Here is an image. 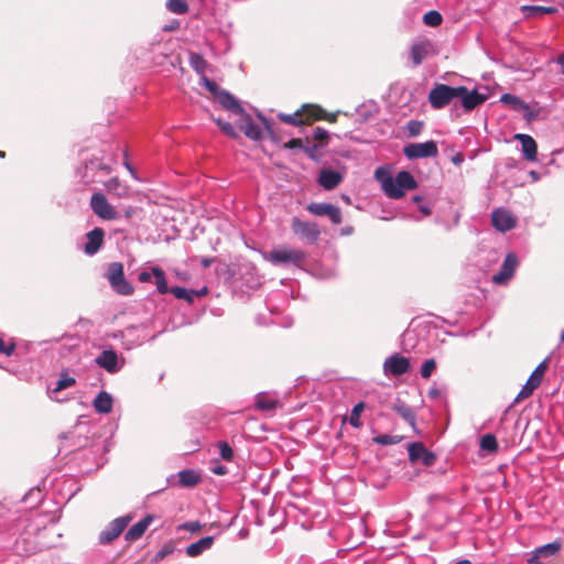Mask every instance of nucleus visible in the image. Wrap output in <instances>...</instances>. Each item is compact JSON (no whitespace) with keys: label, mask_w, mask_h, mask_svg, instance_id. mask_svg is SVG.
Instances as JSON below:
<instances>
[{"label":"nucleus","mask_w":564,"mask_h":564,"mask_svg":"<svg viewBox=\"0 0 564 564\" xmlns=\"http://www.w3.org/2000/svg\"><path fill=\"white\" fill-rule=\"evenodd\" d=\"M178 25H180L178 22L176 20H174L172 23L164 25L163 30L164 31H173V30L177 29Z\"/></svg>","instance_id":"680f3d73"},{"label":"nucleus","mask_w":564,"mask_h":564,"mask_svg":"<svg viewBox=\"0 0 564 564\" xmlns=\"http://www.w3.org/2000/svg\"><path fill=\"white\" fill-rule=\"evenodd\" d=\"M170 293H172L176 299L184 300L187 303H193L195 299H197L196 290L183 286H172Z\"/></svg>","instance_id":"2f4dec72"},{"label":"nucleus","mask_w":564,"mask_h":564,"mask_svg":"<svg viewBox=\"0 0 564 564\" xmlns=\"http://www.w3.org/2000/svg\"><path fill=\"white\" fill-rule=\"evenodd\" d=\"M492 226L500 232H506L516 226V219L506 209L498 208L491 215Z\"/></svg>","instance_id":"6ab92c4d"},{"label":"nucleus","mask_w":564,"mask_h":564,"mask_svg":"<svg viewBox=\"0 0 564 564\" xmlns=\"http://www.w3.org/2000/svg\"><path fill=\"white\" fill-rule=\"evenodd\" d=\"M434 54H436V50L431 40H419L411 45L410 57L413 66L421 65L424 59Z\"/></svg>","instance_id":"ddd939ff"},{"label":"nucleus","mask_w":564,"mask_h":564,"mask_svg":"<svg viewBox=\"0 0 564 564\" xmlns=\"http://www.w3.org/2000/svg\"><path fill=\"white\" fill-rule=\"evenodd\" d=\"M200 84L216 97L224 109H235L240 111V101L229 91L220 88L215 82L210 80L205 75H202Z\"/></svg>","instance_id":"39448f33"},{"label":"nucleus","mask_w":564,"mask_h":564,"mask_svg":"<svg viewBox=\"0 0 564 564\" xmlns=\"http://www.w3.org/2000/svg\"><path fill=\"white\" fill-rule=\"evenodd\" d=\"M264 259L273 265L293 264L300 267L305 261L306 253L301 249L281 247L265 253Z\"/></svg>","instance_id":"f03ea898"},{"label":"nucleus","mask_w":564,"mask_h":564,"mask_svg":"<svg viewBox=\"0 0 564 564\" xmlns=\"http://www.w3.org/2000/svg\"><path fill=\"white\" fill-rule=\"evenodd\" d=\"M112 403H113V399H112L111 394L106 391H100L96 395V398L93 402V405L97 413L108 414L112 410Z\"/></svg>","instance_id":"c85d7f7f"},{"label":"nucleus","mask_w":564,"mask_h":564,"mask_svg":"<svg viewBox=\"0 0 564 564\" xmlns=\"http://www.w3.org/2000/svg\"><path fill=\"white\" fill-rule=\"evenodd\" d=\"M276 398L267 392H260L256 397V406L261 411H272L278 406Z\"/></svg>","instance_id":"c756f323"},{"label":"nucleus","mask_w":564,"mask_h":564,"mask_svg":"<svg viewBox=\"0 0 564 564\" xmlns=\"http://www.w3.org/2000/svg\"><path fill=\"white\" fill-rule=\"evenodd\" d=\"M87 170H101L105 173H110L111 169L108 164L100 162L98 159L90 160L88 164H86Z\"/></svg>","instance_id":"09e8293b"},{"label":"nucleus","mask_w":564,"mask_h":564,"mask_svg":"<svg viewBox=\"0 0 564 564\" xmlns=\"http://www.w3.org/2000/svg\"><path fill=\"white\" fill-rule=\"evenodd\" d=\"M328 132L321 127L315 128L314 130V139L321 142H327L328 141Z\"/></svg>","instance_id":"864d4df0"},{"label":"nucleus","mask_w":564,"mask_h":564,"mask_svg":"<svg viewBox=\"0 0 564 564\" xmlns=\"http://www.w3.org/2000/svg\"><path fill=\"white\" fill-rule=\"evenodd\" d=\"M283 148L284 149H290V150H293V149H303V141L302 139H291L289 140L288 142H285L283 144Z\"/></svg>","instance_id":"5fc2aeb1"},{"label":"nucleus","mask_w":564,"mask_h":564,"mask_svg":"<svg viewBox=\"0 0 564 564\" xmlns=\"http://www.w3.org/2000/svg\"><path fill=\"white\" fill-rule=\"evenodd\" d=\"M154 517L151 514L145 516L143 519L134 523L124 534L126 541L133 542L139 540L152 523Z\"/></svg>","instance_id":"b1692460"},{"label":"nucleus","mask_w":564,"mask_h":564,"mask_svg":"<svg viewBox=\"0 0 564 564\" xmlns=\"http://www.w3.org/2000/svg\"><path fill=\"white\" fill-rule=\"evenodd\" d=\"M561 549V544L558 542H552L544 544L542 546L536 547L533 550L529 557L527 558V562L529 564H540L541 557H551L554 556Z\"/></svg>","instance_id":"4be33fe9"},{"label":"nucleus","mask_w":564,"mask_h":564,"mask_svg":"<svg viewBox=\"0 0 564 564\" xmlns=\"http://www.w3.org/2000/svg\"><path fill=\"white\" fill-rule=\"evenodd\" d=\"M106 191L117 198H128L131 195V188L118 177H111L105 183Z\"/></svg>","instance_id":"393cba45"},{"label":"nucleus","mask_w":564,"mask_h":564,"mask_svg":"<svg viewBox=\"0 0 564 564\" xmlns=\"http://www.w3.org/2000/svg\"><path fill=\"white\" fill-rule=\"evenodd\" d=\"M43 499L42 491L40 488L30 489L25 496L23 497L24 502H33L34 505L39 503Z\"/></svg>","instance_id":"49530a36"},{"label":"nucleus","mask_w":564,"mask_h":564,"mask_svg":"<svg viewBox=\"0 0 564 564\" xmlns=\"http://www.w3.org/2000/svg\"><path fill=\"white\" fill-rule=\"evenodd\" d=\"M307 212L315 216H326L334 225L343 221L339 207L329 203H311L306 206Z\"/></svg>","instance_id":"dca6fc26"},{"label":"nucleus","mask_w":564,"mask_h":564,"mask_svg":"<svg viewBox=\"0 0 564 564\" xmlns=\"http://www.w3.org/2000/svg\"><path fill=\"white\" fill-rule=\"evenodd\" d=\"M422 128H423V123L421 121L411 120L408 123V130L412 137L419 135L422 131Z\"/></svg>","instance_id":"3c124183"},{"label":"nucleus","mask_w":564,"mask_h":564,"mask_svg":"<svg viewBox=\"0 0 564 564\" xmlns=\"http://www.w3.org/2000/svg\"><path fill=\"white\" fill-rule=\"evenodd\" d=\"M199 480V475L192 469H184L178 473V481L183 487H194Z\"/></svg>","instance_id":"7c9ffc66"},{"label":"nucleus","mask_w":564,"mask_h":564,"mask_svg":"<svg viewBox=\"0 0 564 564\" xmlns=\"http://www.w3.org/2000/svg\"><path fill=\"white\" fill-rule=\"evenodd\" d=\"M394 410L412 427H415V413L412 408L401 402L394 405Z\"/></svg>","instance_id":"473e14b6"},{"label":"nucleus","mask_w":564,"mask_h":564,"mask_svg":"<svg viewBox=\"0 0 564 564\" xmlns=\"http://www.w3.org/2000/svg\"><path fill=\"white\" fill-rule=\"evenodd\" d=\"M87 242L84 245V252L87 256L96 254L104 245L105 231L96 227L86 234Z\"/></svg>","instance_id":"aec40b11"},{"label":"nucleus","mask_w":564,"mask_h":564,"mask_svg":"<svg viewBox=\"0 0 564 564\" xmlns=\"http://www.w3.org/2000/svg\"><path fill=\"white\" fill-rule=\"evenodd\" d=\"M323 112L324 110L318 106L303 105L301 110L292 115L279 113L278 117L284 123L301 126L304 123L303 116H305L307 119H319L322 118Z\"/></svg>","instance_id":"0eeeda50"},{"label":"nucleus","mask_w":564,"mask_h":564,"mask_svg":"<svg viewBox=\"0 0 564 564\" xmlns=\"http://www.w3.org/2000/svg\"><path fill=\"white\" fill-rule=\"evenodd\" d=\"M315 275L318 279H324V280L332 279V278L336 276V270L334 268L324 269L321 267V268L316 269Z\"/></svg>","instance_id":"8fccbe9b"},{"label":"nucleus","mask_w":564,"mask_h":564,"mask_svg":"<svg viewBox=\"0 0 564 564\" xmlns=\"http://www.w3.org/2000/svg\"><path fill=\"white\" fill-rule=\"evenodd\" d=\"M215 122L226 135L231 138L237 137V131L230 122L223 121L221 119H215Z\"/></svg>","instance_id":"de8ad7c7"},{"label":"nucleus","mask_w":564,"mask_h":564,"mask_svg":"<svg viewBox=\"0 0 564 564\" xmlns=\"http://www.w3.org/2000/svg\"><path fill=\"white\" fill-rule=\"evenodd\" d=\"M547 369V359H544L542 362L538 365V367L533 370L529 380L535 383L538 387L541 384L544 373Z\"/></svg>","instance_id":"e433bc0d"},{"label":"nucleus","mask_w":564,"mask_h":564,"mask_svg":"<svg viewBox=\"0 0 564 564\" xmlns=\"http://www.w3.org/2000/svg\"><path fill=\"white\" fill-rule=\"evenodd\" d=\"M110 288L119 295L128 296L134 291L133 286L124 276L123 264L121 262H111L105 272Z\"/></svg>","instance_id":"7ed1b4c3"},{"label":"nucleus","mask_w":564,"mask_h":564,"mask_svg":"<svg viewBox=\"0 0 564 564\" xmlns=\"http://www.w3.org/2000/svg\"><path fill=\"white\" fill-rule=\"evenodd\" d=\"M187 531L194 533L202 529V524L198 521H189L182 525Z\"/></svg>","instance_id":"6e6d98bb"},{"label":"nucleus","mask_w":564,"mask_h":564,"mask_svg":"<svg viewBox=\"0 0 564 564\" xmlns=\"http://www.w3.org/2000/svg\"><path fill=\"white\" fill-rule=\"evenodd\" d=\"M189 65L199 75H204L208 66L205 58L200 54L194 52H189Z\"/></svg>","instance_id":"f704fd0d"},{"label":"nucleus","mask_w":564,"mask_h":564,"mask_svg":"<svg viewBox=\"0 0 564 564\" xmlns=\"http://www.w3.org/2000/svg\"><path fill=\"white\" fill-rule=\"evenodd\" d=\"M219 455L226 462H231L234 458V451L227 442L218 443Z\"/></svg>","instance_id":"a18cd8bd"},{"label":"nucleus","mask_w":564,"mask_h":564,"mask_svg":"<svg viewBox=\"0 0 564 564\" xmlns=\"http://www.w3.org/2000/svg\"><path fill=\"white\" fill-rule=\"evenodd\" d=\"M429 395H430L431 398H434V399H435V398H437V397L440 395V391H438L437 389L433 388V389H431V390L429 391Z\"/></svg>","instance_id":"338daca9"},{"label":"nucleus","mask_w":564,"mask_h":564,"mask_svg":"<svg viewBox=\"0 0 564 564\" xmlns=\"http://www.w3.org/2000/svg\"><path fill=\"white\" fill-rule=\"evenodd\" d=\"M213 471L216 474V475H225L226 474V467L224 466H217L213 469Z\"/></svg>","instance_id":"0e129e2a"},{"label":"nucleus","mask_w":564,"mask_h":564,"mask_svg":"<svg viewBox=\"0 0 564 564\" xmlns=\"http://www.w3.org/2000/svg\"><path fill=\"white\" fill-rule=\"evenodd\" d=\"M153 276L155 278L156 290L160 294L169 293L171 288L167 286L164 271L160 267L152 268Z\"/></svg>","instance_id":"72a5a7b5"},{"label":"nucleus","mask_w":564,"mask_h":564,"mask_svg":"<svg viewBox=\"0 0 564 564\" xmlns=\"http://www.w3.org/2000/svg\"><path fill=\"white\" fill-rule=\"evenodd\" d=\"M214 540L215 538L212 535L199 539L198 541L189 544L186 547V554L189 557L199 556L200 554H203L205 551L209 550L213 546Z\"/></svg>","instance_id":"cd10ccee"},{"label":"nucleus","mask_w":564,"mask_h":564,"mask_svg":"<svg viewBox=\"0 0 564 564\" xmlns=\"http://www.w3.org/2000/svg\"><path fill=\"white\" fill-rule=\"evenodd\" d=\"M132 516L126 514L112 520L100 533L98 541L100 544H108L116 540L131 522Z\"/></svg>","instance_id":"1a4fd4ad"},{"label":"nucleus","mask_w":564,"mask_h":564,"mask_svg":"<svg viewBox=\"0 0 564 564\" xmlns=\"http://www.w3.org/2000/svg\"><path fill=\"white\" fill-rule=\"evenodd\" d=\"M514 138L521 143V150L524 159L530 162H535L538 155V145L535 140L531 135L524 133H518Z\"/></svg>","instance_id":"5701e85b"},{"label":"nucleus","mask_w":564,"mask_h":564,"mask_svg":"<svg viewBox=\"0 0 564 564\" xmlns=\"http://www.w3.org/2000/svg\"><path fill=\"white\" fill-rule=\"evenodd\" d=\"M124 167L129 171V173L131 174V176L134 178V180H139L138 175H137V172L132 167V165L128 162V161H124Z\"/></svg>","instance_id":"052dcab7"},{"label":"nucleus","mask_w":564,"mask_h":564,"mask_svg":"<svg viewBox=\"0 0 564 564\" xmlns=\"http://www.w3.org/2000/svg\"><path fill=\"white\" fill-rule=\"evenodd\" d=\"M291 229L294 235L305 238L310 243H315L321 236V230L316 223L304 221L297 217L292 219Z\"/></svg>","instance_id":"9b49d317"},{"label":"nucleus","mask_w":564,"mask_h":564,"mask_svg":"<svg viewBox=\"0 0 564 564\" xmlns=\"http://www.w3.org/2000/svg\"><path fill=\"white\" fill-rule=\"evenodd\" d=\"M341 180V175L337 171L330 169L322 170L318 175L319 185L327 191L334 189L338 186Z\"/></svg>","instance_id":"a878e982"},{"label":"nucleus","mask_w":564,"mask_h":564,"mask_svg":"<svg viewBox=\"0 0 564 564\" xmlns=\"http://www.w3.org/2000/svg\"><path fill=\"white\" fill-rule=\"evenodd\" d=\"M15 350V344L14 343H10V344H6L3 341V339L0 337V354H3L4 356H11L13 355Z\"/></svg>","instance_id":"603ef678"},{"label":"nucleus","mask_w":564,"mask_h":564,"mask_svg":"<svg viewBox=\"0 0 564 564\" xmlns=\"http://www.w3.org/2000/svg\"><path fill=\"white\" fill-rule=\"evenodd\" d=\"M500 101L505 105L510 106L516 111H522L525 120L531 121L534 118L533 111L530 109L529 105L524 102L521 98L512 94H503L500 97Z\"/></svg>","instance_id":"412c9836"},{"label":"nucleus","mask_w":564,"mask_h":564,"mask_svg":"<svg viewBox=\"0 0 564 564\" xmlns=\"http://www.w3.org/2000/svg\"><path fill=\"white\" fill-rule=\"evenodd\" d=\"M354 231L352 227H345L341 229V234L345 236L351 235Z\"/></svg>","instance_id":"774afa93"},{"label":"nucleus","mask_w":564,"mask_h":564,"mask_svg":"<svg viewBox=\"0 0 564 564\" xmlns=\"http://www.w3.org/2000/svg\"><path fill=\"white\" fill-rule=\"evenodd\" d=\"M536 388H538V386L528 379L525 384L522 387V389L516 397L513 403H518L520 400L529 398L534 392V390Z\"/></svg>","instance_id":"79ce46f5"},{"label":"nucleus","mask_w":564,"mask_h":564,"mask_svg":"<svg viewBox=\"0 0 564 564\" xmlns=\"http://www.w3.org/2000/svg\"><path fill=\"white\" fill-rule=\"evenodd\" d=\"M303 150L304 152L308 155V158L315 160L316 159V151H317V145L316 144H313L311 147H304L303 145Z\"/></svg>","instance_id":"4d7b16f0"},{"label":"nucleus","mask_w":564,"mask_h":564,"mask_svg":"<svg viewBox=\"0 0 564 564\" xmlns=\"http://www.w3.org/2000/svg\"><path fill=\"white\" fill-rule=\"evenodd\" d=\"M91 210L102 220H115L119 217L118 212L108 202L102 193H94L90 197Z\"/></svg>","instance_id":"6e6552de"},{"label":"nucleus","mask_w":564,"mask_h":564,"mask_svg":"<svg viewBox=\"0 0 564 564\" xmlns=\"http://www.w3.org/2000/svg\"><path fill=\"white\" fill-rule=\"evenodd\" d=\"M408 452L411 462H422L426 467L432 466L436 460L435 454L429 451L421 442L411 443Z\"/></svg>","instance_id":"a211bd4d"},{"label":"nucleus","mask_w":564,"mask_h":564,"mask_svg":"<svg viewBox=\"0 0 564 564\" xmlns=\"http://www.w3.org/2000/svg\"><path fill=\"white\" fill-rule=\"evenodd\" d=\"M522 11L525 17H532L534 14H553L557 12V9L555 7L525 6Z\"/></svg>","instance_id":"c9c22d12"},{"label":"nucleus","mask_w":564,"mask_h":564,"mask_svg":"<svg viewBox=\"0 0 564 564\" xmlns=\"http://www.w3.org/2000/svg\"><path fill=\"white\" fill-rule=\"evenodd\" d=\"M457 98L460 99L464 111L470 112L487 100V95L477 89L469 90L465 86H458Z\"/></svg>","instance_id":"f8f14e48"},{"label":"nucleus","mask_w":564,"mask_h":564,"mask_svg":"<svg viewBox=\"0 0 564 564\" xmlns=\"http://www.w3.org/2000/svg\"><path fill=\"white\" fill-rule=\"evenodd\" d=\"M442 14L435 10H431L423 15V22L429 26H438L442 23Z\"/></svg>","instance_id":"a19ab883"},{"label":"nucleus","mask_w":564,"mask_h":564,"mask_svg":"<svg viewBox=\"0 0 564 564\" xmlns=\"http://www.w3.org/2000/svg\"><path fill=\"white\" fill-rule=\"evenodd\" d=\"M480 447H481V449L487 451V452H495V451H497L498 442H497V438L495 437V435H492V434H485L480 438Z\"/></svg>","instance_id":"ea45409f"},{"label":"nucleus","mask_w":564,"mask_h":564,"mask_svg":"<svg viewBox=\"0 0 564 564\" xmlns=\"http://www.w3.org/2000/svg\"><path fill=\"white\" fill-rule=\"evenodd\" d=\"M556 63L561 66V73L564 75V53L557 57Z\"/></svg>","instance_id":"e2e57ef3"},{"label":"nucleus","mask_w":564,"mask_h":564,"mask_svg":"<svg viewBox=\"0 0 564 564\" xmlns=\"http://www.w3.org/2000/svg\"><path fill=\"white\" fill-rule=\"evenodd\" d=\"M409 370V358L401 356L400 354L389 356L383 362V372L386 376L399 377L406 373Z\"/></svg>","instance_id":"2eb2a0df"},{"label":"nucleus","mask_w":564,"mask_h":564,"mask_svg":"<svg viewBox=\"0 0 564 564\" xmlns=\"http://www.w3.org/2000/svg\"><path fill=\"white\" fill-rule=\"evenodd\" d=\"M403 153L409 160L435 158L438 154L437 144L433 140L422 143H410L403 148Z\"/></svg>","instance_id":"9d476101"},{"label":"nucleus","mask_w":564,"mask_h":564,"mask_svg":"<svg viewBox=\"0 0 564 564\" xmlns=\"http://www.w3.org/2000/svg\"><path fill=\"white\" fill-rule=\"evenodd\" d=\"M435 368H436L435 360L433 358L426 359L422 364L421 369H420L421 377L424 379L430 378L431 375L433 373V371L435 370Z\"/></svg>","instance_id":"37998d69"},{"label":"nucleus","mask_w":564,"mask_h":564,"mask_svg":"<svg viewBox=\"0 0 564 564\" xmlns=\"http://www.w3.org/2000/svg\"><path fill=\"white\" fill-rule=\"evenodd\" d=\"M458 86L436 83L429 93V102L435 110L443 109L457 99Z\"/></svg>","instance_id":"20e7f679"},{"label":"nucleus","mask_w":564,"mask_h":564,"mask_svg":"<svg viewBox=\"0 0 564 564\" xmlns=\"http://www.w3.org/2000/svg\"><path fill=\"white\" fill-rule=\"evenodd\" d=\"M402 440L399 435L379 434L372 438L373 443L387 446L400 443Z\"/></svg>","instance_id":"58836bf2"},{"label":"nucleus","mask_w":564,"mask_h":564,"mask_svg":"<svg viewBox=\"0 0 564 564\" xmlns=\"http://www.w3.org/2000/svg\"><path fill=\"white\" fill-rule=\"evenodd\" d=\"M228 111L238 116L237 126L241 131H243L246 137L253 141H259L263 138L260 126L253 122L251 116L242 108L241 105L240 111L235 109H229Z\"/></svg>","instance_id":"423d86ee"},{"label":"nucleus","mask_w":564,"mask_h":564,"mask_svg":"<svg viewBox=\"0 0 564 564\" xmlns=\"http://www.w3.org/2000/svg\"><path fill=\"white\" fill-rule=\"evenodd\" d=\"M364 408H365V404L362 402H359L354 405V408L351 410V414H350V420H349V423L351 426L358 427L360 425L359 417H360V413L362 412Z\"/></svg>","instance_id":"c03bdc74"},{"label":"nucleus","mask_w":564,"mask_h":564,"mask_svg":"<svg viewBox=\"0 0 564 564\" xmlns=\"http://www.w3.org/2000/svg\"><path fill=\"white\" fill-rule=\"evenodd\" d=\"M166 8L175 14H185L188 11L186 0H167Z\"/></svg>","instance_id":"4c0bfd02"},{"label":"nucleus","mask_w":564,"mask_h":564,"mask_svg":"<svg viewBox=\"0 0 564 564\" xmlns=\"http://www.w3.org/2000/svg\"><path fill=\"white\" fill-rule=\"evenodd\" d=\"M258 118L261 120V122L263 123L265 130L271 133V122L269 119H267L263 115H261L260 112L258 113Z\"/></svg>","instance_id":"bf43d9fd"},{"label":"nucleus","mask_w":564,"mask_h":564,"mask_svg":"<svg viewBox=\"0 0 564 564\" xmlns=\"http://www.w3.org/2000/svg\"><path fill=\"white\" fill-rule=\"evenodd\" d=\"M152 276H153L152 270L151 271H142L139 273V281L150 282Z\"/></svg>","instance_id":"13d9d810"},{"label":"nucleus","mask_w":564,"mask_h":564,"mask_svg":"<svg viewBox=\"0 0 564 564\" xmlns=\"http://www.w3.org/2000/svg\"><path fill=\"white\" fill-rule=\"evenodd\" d=\"M95 362L97 366L105 369L109 373L119 372L124 365V360L120 359L118 354L113 349L102 350L95 358Z\"/></svg>","instance_id":"4468645a"},{"label":"nucleus","mask_w":564,"mask_h":564,"mask_svg":"<svg viewBox=\"0 0 564 564\" xmlns=\"http://www.w3.org/2000/svg\"><path fill=\"white\" fill-rule=\"evenodd\" d=\"M376 178L380 182L384 194L392 199H400L405 195L406 191L417 187V182L408 171H400L395 176H392L378 169L376 171Z\"/></svg>","instance_id":"f257e3e1"},{"label":"nucleus","mask_w":564,"mask_h":564,"mask_svg":"<svg viewBox=\"0 0 564 564\" xmlns=\"http://www.w3.org/2000/svg\"><path fill=\"white\" fill-rule=\"evenodd\" d=\"M419 209L425 216H429L431 214V208L429 206L422 205L420 206Z\"/></svg>","instance_id":"69168bd1"},{"label":"nucleus","mask_w":564,"mask_h":564,"mask_svg":"<svg viewBox=\"0 0 564 564\" xmlns=\"http://www.w3.org/2000/svg\"><path fill=\"white\" fill-rule=\"evenodd\" d=\"M76 383V380L74 377H70L66 370H63L59 373V379L56 381V384L53 389L48 388L47 394L51 400L59 401V399L56 397V393L61 392L62 390H65L69 387H73Z\"/></svg>","instance_id":"bb28decb"},{"label":"nucleus","mask_w":564,"mask_h":564,"mask_svg":"<svg viewBox=\"0 0 564 564\" xmlns=\"http://www.w3.org/2000/svg\"><path fill=\"white\" fill-rule=\"evenodd\" d=\"M518 264L519 261L517 254L513 252L508 253L500 270L492 275V282L500 285L507 283L513 276Z\"/></svg>","instance_id":"f3484780"}]
</instances>
